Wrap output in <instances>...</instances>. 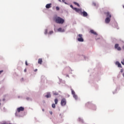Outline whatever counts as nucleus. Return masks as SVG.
Listing matches in <instances>:
<instances>
[{
  "label": "nucleus",
  "instance_id": "obj_1",
  "mask_svg": "<svg viewBox=\"0 0 124 124\" xmlns=\"http://www.w3.org/2000/svg\"><path fill=\"white\" fill-rule=\"evenodd\" d=\"M55 21L57 24H61L62 25V24L64 23V19L62 18V17L60 16H57L55 17Z\"/></svg>",
  "mask_w": 124,
  "mask_h": 124
},
{
  "label": "nucleus",
  "instance_id": "obj_2",
  "mask_svg": "<svg viewBox=\"0 0 124 124\" xmlns=\"http://www.w3.org/2000/svg\"><path fill=\"white\" fill-rule=\"evenodd\" d=\"M78 40L79 42H83L84 41V39H83V37H82L83 36V35L81 34H79L78 35Z\"/></svg>",
  "mask_w": 124,
  "mask_h": 124
},
{
  "label": "nucleus",
  "instance_id": "obj_3",
  "mask_svg": "<svg viewBox=\"0 0 124 124\" xmlns=\"http://www.w3.org/2000/svg\"><path fill=\"white\" fill-rule=\"evenodd\" d=\"M61 104L62 106H65L66 105V99L65 98H63L61 100Z\"/></svg>",
  "mask_w": 124,
  "mask_h": 124
},
{
  "label": "nucleus",
  "instance_id": "obj_4",
  "mask_svg": "<svg viewBox=\"0 0 124 124\" xmlns=\"http://www.w3.org/2000/svg\"><path fill=\"white\" fill-rule=\"evenodd\" d=\"M105 15H106L107 18H111L112 15H111V13L109 12H106L104 13Z\"/></svg>",
  "mask_w": 124,
  "mask_h": 124
},
{
  "label": "nucleus",
  "instance_id": "obj_5",
  "mask_svg": "<svg viewBox=\"0 0 124 124\" xmlns=\"http://www.w3.org/2000/svg\"><path fill=\"white\" fill-rule=\"evenodd\" d=\"M114 48L115 49H117V50H118V51H121V50H122V48H121L120 46H119V44H116L115 45Z\"/></svg>",
  "mask_w": 124,
  "mask_h": 124
},
{
  "label": "nucleus",
  "instance_id": "obj_6",
  "mask_svg": "<svg viewBox=\"0 0 124 124\" xmlns=\"http://www.w3.org/2000/svg\"><path fill=\"white\" fill-rule=\"evenodd\" d=\"M24 110H25V108H24L23 107H20L17 108L18 113H20L21 111H24Z\"/></svg>",
  "mask_w": 124,
  "mask_h": 124
},
{
  "label": "nucleus",
  "instance_id": "obj_7",
  "mask_svg": "<svg viewBox=\"0 0 124 124\" xmlns=\"http://www.w3.org/2000/svg\"><path fill=\"white\" fill-rule=\"evenodd\" d=\"M110 21H111V17H108L105 19V23L106 24H109V23H110Z\"/></svg>",
  "mask_w": 124,
  "mask_h": 124
},
{
  "label": "nucleus",
  "instance_id": "obj_8",
  "mask_svg": "<svg viewBox=\"0 0 124 124\" xmlns=\"http://www.w3.org/2000/svg\"><path fill=\"white\" fill-rule=\"evenodd\" d=\"M74 10H75L76 12L78 13H82V9H78L77 8H74Z\"/></svg>",
  "mask_w": 124,
  "mask_h": 124
},
{
  "label": "nucleus",
  "instance_id": "obj_9",
  "mask_svg": "<svg viewBox=\"0 0 124 124\" xmlns=\"http://www.w3.org/2000/svg\"><path fill=\"white\" fill-rule=\"evenodd\" d=\"M115 64H116V65L118 66V67H121V68H122V67H123L122 66V64H121V63H120V62H119L118 61L115 62Z\"/></svg>",
  "mask_w": 124,
  "mask_h": 124
},
{
  "label": "nucleus",
  "instance_id": "obj_10",
  "mask_svg": "<svg viewBox=\"0 0 124 124\" xmlns=\"http://www.w3.org/2000/svg\"><path fill=\"white\" fill-rule=\"evenodd\" d=\"M45 97H46V98H49L51 97V93L50 92L47 93L46 95H45Z\"/></svg>",
  "mask_w": 124,
  "mask_h": 124
},
{
  "label": "nucleus",
  "instance_id": "obj_11",
  "mask_svg": "<svg viewBox=\"0 0 124 124\" xmlns=\"http://www.w3.org/2000/svg\"><path fill=\"white\" fill-rule=\"evenodd\" d=\"M81 13L82 14L83 17H87V16H88V13L85 11H83V12L81 11Z\"/></svg>",
  "mask_w": 124,
  "mask_h": 124
},
{
  "label": "nucleus",
  "instance_id": "obj_12",
  "mask_svg": "<svg viewBox=\"0 0 124 124\" xmlns=\"http://www.w3.org/2000/svg\"><path fill=\"white\" fill-rule=\"evenodd\" d=\"M51 7H52V3L47 4L46 5V8L47 9L51 8Z\"/></svg>",
  "mask_w": 124,
  "mask_h": 124
},
{
  "label": "nucleus",
  "instance_id": "obj_13",
  "mask_svg": "<svg viewBox=\"0 0 124 124\" xmlns=\"http://www.w3.org/2000/svg\"><path fill=\"white\" fill-rule=\"evenodd\" d=\"M90 32H91V33H92L93 34H94V35H97V33H96V32L94 31L93 30H90Z\"/></svg>",
  "mask_w": 124,
  "mask_h": 124
},
{
  "label": "nucleus",
  "instance_id": "obj_14",
  "mask_svg": "<svg viewBox=\"0 0 124 124\" xmlns=\"http://www.w3.org/2000/svg\"><path fill=\"white\" fill-rule=\"evenodd\" d=\"M42 62H43V61H42V58H40L38 60V63L39 64H42Z\"/></svg>",
  "mask_w": 124,
  "mask_h": 124
},
{
  "label": "nucleus",
  "instance_id": "obj_15",
  "mask_svg": "<svg viewBox=\"0 0 124 124\" xmlns=\"http://www.w3.org/2000/svg\"><path fill=\"white\" fill-rule=\"evenodd\" d=\"M58 31H60L61 32H64V29H62V28H60L58 29Z\"/></svg>",
  "mask_w": 124,
  "mask_h": 124
},
{
  "label": "nucleus",
  "instance_id": "obj_16",
  "mask_svg": "<svg viewBox=\"0 0 124 124\" xmlns=\"http://www.w3.org/2000/svg\"><path fill=\"white\" fill-rule=\"evenodd\" d=\"M73 3L75 5H77V6H78V7H80V5L79 4V3H78L76 2H74Z\"/></svg>",
  "mask_w": 124,
  "mask_h": 124
},
{
  "label": "nucleus",
  "instance_id": "obj_17",
  "mask_svg": "<svg viewBox=\"0 0 124 124\" xmlns=\"http://www.w3.org/2000/svg\"><path fill=\"white\" fill-rule=\"evenodd\" d=\"M54 101H55V104H58V102L59 101V100H58L57 98L55 99Z\"/></svg>",
  "mask_w": 124,
  "mask_h": 124
},
{
  "label": "nucleus",
  "instance_id": "obj_18",
  "mask_svg": "<svg viewBox=\"0 0 124 124\" xmlns=\"http://www.w3.org/2000/svg\"><path fill=\"white\" fill-rule=\"evenodd\" d=\"M71 92H72V94H73V95H75V92H74L73 90L71 89Z\"/></svg>",
  "mask_w": 124,
  "mask_h": 124
},
{
  "label": "nucleus",
  "instance_id": "obj_19",
  "mask_svg": "<svg viewBox=\"0 0 124 124\" xmlns=\"http://www.w3.org/2000/svg\"><path fill=\"white\" fill-rule=\"evenodd\" d=\"M73 95V97H74L75 99H77V98H78V97L76 95V94Z\"/></svg>",
  "mask_w": 124,
  "mask_h": 124
},
{
  "label": "nucleus",
  "instance_id": "obj_20",
  "mask_svg": "<svg viewBox=\"0 0 124 124\" xmlns=\"http://www.w3.org/2000/svg\"><path fill=\"white\" fill-rule=\"evenodd\" d=\"M47 33H48V30L46 29L45 31V34H47Z\"/></svg>",
  "mask_w": 124,
  "mask_h": 124
},
{
  "label": "nucleus",
  "instance_id": "obj_21",
  "mask_svg": "<svg viewBox=\"0 0 124 124\" xmlns=\"http://www.w3.org/2000/svg\"><path fill=\"white\" fill-rule=\"evenodd\" d=\"M52 108H56V105L55 104H52Z\"/></svg>",
  "mask_w": 124,
  "mask_h": 124
},
{
  "label": "nucleus",
  "instance_id": "obj_22",
  "mask_svg": "<svg viewBox=\"0 0 124 124\" xmlns=\"http://www.w3.org/2000/svg\"><path fill=\"white\" fill-rule=\"evenodd\" d=\"M53 94L54 95H58V94H59V93L57 92H54V93H53Z\"/></svg>",
  "mask_w": 124,
  "mask_h": 124
},
{
  "label": "nucleus",
  "instance_id": "obj_23",
  "mask_svg": "<svg viewBox=\"0 0 124 124\" xmlns=\"http://www.w3.org/2000/svg\"><path fill=\"white\" fill-rule=\"evenodd\" d=\"M56 9L57 11H59V10H60V7L57 6L56 7Z\"/></svg>",
  "mask_w": 124,
  "mask_h": 124
},
{
  "label": "nucleus",
  "instance_id": "obj_24",
  "mask_svg": "<svg viewBox=\"0 0 124 124\" xmlns=\"http://www.w3.org/2000/svg\"><path fill=\"white\" fill-rule=\"evenodd\" d=\"M62 2H64L65 4H67V3L65 2V0H62Z\"/></svg>",
  "mask_w": 124,
  "mask_h": 124
},
{
  "label": "nucleus",
  "instance_id": "obj_25",
  "mask_svg": "<svg viewBox=\"0 0 124 124\" xmlns=\"http://www.w3.org/2000/svg\"><path fill=\"white\" fill-rule=\"evenodd\" d=\"M53 32H54V31H50L49 32V34H52V33H53Z\"/></svg>",
  "mask_w": 124,
  "mask_h": 124
},
{
  "label": "nucleus",
  "instance_id": "obj_26",
  "mask_svg": "<svg viewBox=\"0 0 124 124\" xmlns=\"http://www.w3.org/2000/svg\"><path fill=\"white\" fill-rule=\"evenodd\" d=\"M70 7H71V8H72L73 9H74V7H73V6L72 5H70Z\"/></svg>",
  "mask_w": 124,
  "mask_h": 124
},
{
  "label": "nucleus",
  "instance_id": "obj_27",
  "mask_svg": "<svg viewBox=\"0 0 124 124\" xmlns=\"http://www.w3.org/2000/svg\"><path fill=\"white\" fill-rule=\"evenodd\" d=\"M121 73H123V72H124V69H122L121 70Z\"/></svg>",
  "mask_w": 124,
  "mask_h": 124
},
{
  "label": "nucleus",
  "instance_id": "obj_28",
  "mask_svg": "<svg viewBox=\"0 0 124 124\" xmlns=\"http://www.w3.org/2000/svg\"><path fill=\"white\" fill-rule=\"evenodd\" d=\"M25 64L26 65L28 66V62L27 61L25 62Z\"/></svg>",
  "mask_w": 124,
  "mask_h": 124
},
{
  "label": "nucleus",
  "instance_id": "obj_29",
  "mask_svg": "<svg viewBox=\"0 0 124 124\" xmlns=\"http://www.w3.org/2000/svg\"><path fill=\"white\" fill-rule=\"evenodd\" d=\"M2 72H3V70L0 71V74H1V73H2Z\"/></svg>",
  "mask_w": 124,
  "mask_h": 124
},
{
  "label": "nucleus",
  "instance_id": "obj_30",
  "mask_svg": "<svg viewBox=\"0 0 124 124\" xmlns=\"http://www.w3.org/2000/svg\"><path fill=\"white\" fill-rule=\"evenodd\" d=\"M49 113H50V115L53 114V112H52V111H49Z\"/></svg>",
  "mask_w": 124,
  "mask_h": 124
},
{
  "label": "nucleus",
  "instance_id": "obj_31",
  "mask_svg": "<svg viewBox=\"0 0 124 124\" xmlns=\"http://www.w3.org/2000/svg\"><path fill=\"white\" fill-rule=\"evenodd\" d=\"M34 71L35 72H36V71H37V69H35L34 70Z\"/></svg>",
  "mask_w": 124,
  "mask_h": 124
},
{
  "label": "nucleus",
  "instance_id": "obj_32",
  "mask_svg": "<svg viewBox=\"0 0 124 124\" xmlns=\"http://www.w3.org/2000/svg\"><path fill=\"white\" fill-rule=\"evenodd\" d=\"M24 72H27V69H25L24 70Z\"/></svg>",
  "mask_w": 124,
  "mask_h": 124
},
{
  "label": "nucleus",
  "instance_id": "obj_33",
  "mask_svg": "<svg viewBox=\"0 0 124 124\" xmlns=\"http://www.w3.org/2000/svg\"><path fill=\"white\" fill-rule=\"evenodd\" d=\"M122 49H123V50H124V46H122Z\"/></svg>",
  "mask_w": 124,
  "mask_h": 124
},
{
  "label": "nucleus",
  "instance_id": "obj_34",
  "mask_svg": "<svg viewBox=\"0 0 124 124\" xmlns=\"http://www.w3.org/2000/svg\"><path fill=\"white\" fill-rule=\"evenodd\" d=\"M2 100H3V101H5V99H3Z\"/></svg>",
  "mask_w": 124,
  "mask_h": 124
},
{
  "label": "nucleus",
  "instance_id": "obj_35",
  "mask_svg": "<svg viewBox=\"0 0 124 124\" xmlns=\"http://www.w3.org/2000/svg\"><path fill=\"white\" fill-rule=\"evenodd\" d=\"M0 101H1V100H0V105H1V103H0Z\"/></svg>",
  "mask_w": 124,
  "mask_h": 124
},
{
  "label": "nucleus",
  "instance_id": "obj_36",
  "mask_svg": "<svg viewBox=\"0 0 124 124\" xmlns=\"http://www.w3.org/2000/svg\"><path fill=\"white\" fill-rule=\"evenodd\" d=\"M59 1H60V2H62V0H59Z\"/></svg>",
  "mask_w": 124,
  "mask_h": 124
},
{
  "label": "nucleus",
  "instance_id": "obj_37",
  "mask_svg": "<svg viewBox=\"0 0 124 124\" xmlns=\"http://www.w3.org/2000/svg\"><path fill=\"white\" fill-rule=\"evenodd\" d=\"M123 77H124V73L123 74Z\"/></svg>",
  "mask_w": 124,
  "mask_h": 124
},
{
  "label": "nucleus",
  "instance_id": "obj_38",
  "mask_svg": "<svg viewBox=\"0 0 124 124\" xmlns=\"http://www.w3.org/2000/svg\"><path fill=\"white\" fill-rule=\"evenodd\" d=\"M42 110L43 112H44V109H43Z\"/></svg>",
  "mask_w": 124,
  "mask_h": 124
}]
</instances>
